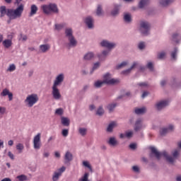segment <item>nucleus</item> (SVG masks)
I'll list each match as a JSON object with an SVG mask.
<instances>
[{"instance_id":"nucleus-1","label":"nucleus","mask_w":181,"mask_h":181,"mask_svg":"<svg viewBox=\"0 0 181 181\" xmlns=\"http://www.w3.org/2000/svg\"><path fill=\"white\" fill-rule=\"evenodd\" d=\"M150 150L151 151V152L149 154L150 159H152L153 156H156L157 160H160V156H164L167 162H169V163H174L175 160L177 159V158H179V156L180 155V153L177 149L174 150V151L172 153L173 157L170 156H168V152H166V151H164L160 153L158 151L156 148L153 146L150 147Z\"/></svg>"},{"instance_id":"nucleus-2","label":"nucleus","mask_w":181,"mask_h":181,"mask_svg":"<svg viewBox=\"0 0 181 181\" xmlns=\"http://www.w3.org/2000/svg\"><path fill=\"white\" fill-rule=\"evenodd\" d=\"M23 13V4H20L15 10L13 8H7L5 6L0 7V18H4L5 15L9 18L11 21L18 19L22 16Z\"/></svg>"},{"instance_id":"nucleus-3","label":"nucleus","mask_w":181,"mask_h":181,"mask_svg":"<svg viewBox=\"0 0 181 181\" xmlns=\"http://www.w3.org/2000/svg\"><path fill=\"white\" fill-rule=\"evenodd\" d=\"M64 33L65 37H66L69 40V43L66 45L67 47L69 49L71 47H76V46H77V40L74 37V35H73V29L70 28H66Z\"/></svg>"},{"instance_id":"nucleus-4","label":"nucleus","mask_w":181,"mask_h":181,"mask_svg":"<svg viewBox=\"0 0 181 181\" xmlns=\"http://www.w3.org/2000/svg\"><path fill=\"white\" fill-rule=\"evenodd\" d=\"M42 9L45 15H50V13H59V7H57V4L54 3L43 5L42 6Z\"/></svg>"},{"instance_id":"nucleus-5","label":"nucleus","mask_w":181,"mask_h":181,"mask_svg":"<svg viewBox=\"0 0 181 181\" xmlns=\"http://www.w3.org/2000/svg\"><path fill=\"white\" fill-rule=\"evenodd\" d=\"M139 30L142 36H148L151 32V23L146 21H140Z\"/></svg>"},{"instance_id":"nucleus-6","label":"nucleus","mask_w":181,"mask_h":181,"mask_svg":"<svg viewBox=\"0 0 181 181\" xmlns=\"http://www.w3.org/2000/svg\"><path fill=\"white\" fill-rule=\"evenodd\" d=\"M103 81L105 84H107V86H114V84H118V83H119V79L111 78V74H110V72H107L103 75Z\"/></svg>"},{"instance_id":"nucleus-7","label":"nucleus","mask_w":181,"mask_h":181,"mask_svg":"<svg viewBox=\"0 0 181 181\" xmlns=\"http://www.w3.org/2000/svg\"><path fill=\"white\" fill-rule=\"evenodd\" d=\"M38 101L39 97L37 96V94L35 93L29 95L25 100V103H26L30 107H31L33 105H35V104H36V103Z\"/></svg>"},{"instance_id":"nucleus-8","label":"nucleus","mask_w":181,"mask_h":181,"mask_svg":"<svg viewBox=\"0 0 181 181\" xmlns=\"http://www.w3.org/2000/svg\"><path fill=\"white\" fill-rule=\"evenodd\" d=\"M42 134L38 133L37 135L34 136L33 139V148L36 151H39L42 146V141H40V137Z\"/></svg>"},{"instance_id":"nucleus-9","label":"nucleus","mask_w":181,"mask_h":181,"mask_svg":"<svg viewBox=\"0 0 181 181\" xmlns=\"http://www.w3.org/2000/svg\"><path fill=\"white\" fill-rule=\"evenodd\" d=\"M83 22L88 29H94V18L91 16H88L83 18Z\"/></svg>"},{"instance_id":"nucleus-10","label":"nucleus","mask_w":181,"mask_h":181,"mask_svg":"<svg viewBox=\"0 0 181 181\" xmlns=\"http://www.w3.org/2000/svg\"><path fill=\"white\" fill-rule=\"evenodd\" d=\"M100 46L102 47H106L107 49H109L111 50V49H114L117 46V43L115 42H110L107 40H103L100 42Z\"/></svg>"},{"instance_id":"nucleus-11","label":"nucleus","mask_w":181,"mask_h":181,"mask_svg":"<svg viewBox=\"0 0 181 181\" xmlns=\"http://www.w3.org/2000/svg\"><path fill=\"white\" fill-rule=\"evenodd\" d=\"M122 6L121 4H114V8L110 11V15L115 18V16H118L119 15V11H121V7Z\"/></svg>"},{"instance_id":"nucleus-12","label":"nucleus","mask_w":181,"mask_h":181,"mask_svg":"<svg viewBox=\"0 0 181 181\" xmlns=\"http://www.w3.org/2000/svg\"><path fill=\"white\" fill-rule=\"evenodd\" d=\"M168 105H169V101L161 100L156 103V108L158 110V111H161V110H163V108L168 107Z\"/></svg>"},{"instance_id":"nucleus-13","label":"nucleus","mask_w":181,"mask_h":181,"mask_svg":"<svg viewBox=\"0 0 181 181\" xmlns=\"http://www.w3.org/2000/svg\"><path fill=\"white\" fill-rule=\"evenodd\" d=\"M52 95L54 100H60L62 95H60V92L59 91L57 86H52Z\"/></svg>"},{"instance_id":"nucleus-14","label":"nucleus","mask_w":181,"mask_h":181,"mask_svg":"<svg viewBox=\"0 0 181 181\" xmlns=\"http://www.w3.org/2000/svg\"><path fill=\"white\" fill-rule=\"evenodd\" d=\"M64 81V74H59L55 78L54 81L53 86H55L57 87V86H60V83Z\"/></svg>"},{"instance_id":"nucleus-15","label":"nucleus","mask_w":181,"mask_h":181,"mask_svg":"<svg viewBox=\"0 0 181 181\" xmlns=\"http://www.w3.org/2000/svg\"><path fill=\"white\" fill-rule=\"evenodd\" d=\"M110 54V51L105 49L100 54H98V58L100 62H104L107 59V56Z\"/></svg>"},{"instance_id":"nucleus-16","label":"nucleus","mask_w":181,"mask_h":181,"mask_svg":"<svg viewBox=\"0 0 181 181\" xmlns=\"http://www.w3.org/2000/svg\"><path fill=\"white\" fill-rule=\"evenodd\" d=\"M174 0H159V5L162 8H167L170 4H173Z\"/></svg>"},{"instance_id":"nucleus-17","label":"nucleus","mask_w":181,"mask_h":181,"mask_svg":"<svg viewBox=\"0 0 181 181\" xmlns=\"http://www.w3.org/2000/svg\"><path fill=\"white\" fill-rule=\"evenodd\" d=\"M65 163H69L73 160V154L70 151H66L64 156Z\"/></svg>"},{"instance_id":"nucleus-18","label":"nucleus","mask_w":181,"mask_h":181,"mask_svg":"<svg viewBox=\"0 0 181 181\" xmlns=\"http://www.w3.org/2000/svg\"><path fill=\"white\" fill-rule=\"evenodd\" d=\"M151 0H141L139 2V8L140 9H144L145 6H148V5L150 4Z\"/></svg>"},{"instance_id":"nucleus-19","label":"nucleus","mask_w":181,"mask_h":181,"mask_svg":"<svg viewBox=\"0 0 181 181\" xmlns=\"http://www.w3.org/2000/svg\"><path fill=\"white\" fill-rule=\"evenodd\" d=\"M142 119H138L134 124V131L136 132H138V131H139V129H141V128H142Z\"/></svg>"},{"instance_id":"nucleus-20","label":"nucleus","mask_w":181,"mask_h":181,"mask_svg":"<svg viewBox=\"0 0 181 181\" xmlns=\"http://www.w3.org/2000/svg\"><path fill=\"white\" fill-rule=\"evenodd\" d=\"M61 124L64 127H70V119L68 117H61Z\"/></svg>"},{"instance_id":"nucleus-21","label":"nucleus","mask_w":181,"mask_h":181,"mask_svg":"<svg viewBox=\"0 0 181 181\" xmlns=\"http://www.w3.org/2000/svg\"><path fill=\"white\" fill-rule=\"evenodd\" d=\"M123 19L126 23H131L132 22V16L129 13H124Z\"/></svg>"},{"instance_id":"nucleus-22","label":"nucleus","mask_w":181,"mask_h":181,"mask_svg":"<svg viewBox=\"0 0 181 181\" xmlns=\"http://www.w3.org/2000/svg\"><path fill=\"white\" fill-rule=\"evenodd\" d=\"M107 144L110 146H117L118 145V141L115 137H110L109 140L107 141Z\"/></svg>"},{"instance_id":"nucleus-23","label":"nucleus","mask_w":181,"mask_h":181,"mask_svg":"<svg viewBox=\"0 0 181 181\" xmlns=\"http://www.w3.org/2000/svg\"><path fill=\"white\" fill-rule=\"evenodd\" d=\"M179 52V49L177 47H175L174 50L171 52V60L173 62H176L177 59V52Z\"/></svg>"},{"instance_id":"nucleus-24","label":"nucleus","mask_w":181,"mask_h":181,"mask_svg":"<svg viewBox=\"0 0 181 181\" xmlns=\"http://www.w3.org/2000/svg\"><path fill=\"white\" fill-rule=\"evenodd\" d=\"M117 107V103H110L106 106L107 110H108V112L111 114V112H114V110Z\"/></svg>"},{"instance_id":"nucleus-25","label":"nucleus","mask_w":181,"mask_h":181,"mask_svg":"<svg viewBox=\"0 0 181 181\" xmlns=\"http://www.w3.org/2000/svg\"><path fill=\"white\" fill-rule=\"evenodd\" d=\"M134 112L136 115H142L146 112V107H143L141 108H136Z\"/></svg>"},{"instance_id":"nucleus-26","label":"nucleus","mask_w":181,"mask_h":181,"mask_svg":"<svg viewBox=\"0 0 181 181\" xmlns=\"http://www.w3.org/2000/svg\"><path fill=\"white\" fill-rule=\"evenodd\" d=\"M50 49V45L45 44L40 45V49L42 53H46Z\"/></svg>"},{"instance_id":"nucleus-27","label":"nucleus","mask_w":181,"mask_h":181,"mask_svg":"<svg viewBox=\"0 0 181 181\" xmlns=\"http://www.w3.org/2000/svg\"><path fill=\"white\" fill-rule=\"evenodd\" d=\"M93 59H94V53L90 52L86 53L84 56H83V60H86V61H90L92 60Z\"/></svg>"},{"instance_id":"nucleus-28","label":"nucleus","mask_w":181,"mask_h":181,"mask_svg":"<svg viewBox=\"0 0 181 181\" xmlns=\"http://www.w3.org/2000/svg\"><path fill=\"white\" fill-rule=\"evenodd\" d=\"M37 12V6H36L35 4L31 5L30 16H33V15H36Z\"/></svg>"},{"instance_id":"nucleus-29","label":"nucleus","mask_w":181,"mask_h":181,"mask_svg":"<svg viewBox=\"0 0 181 181\" xmlns=\"http://www.w3.org/2000/svg\"><path fill=\"white\" fill-rule=\"evenodd\" d=\"M105 112V111L104 110V107H103V105H100L96 111V115H98L99 117H103Z\"/></svg>"},{"instance_id":"nucleus-30","label":"nucleus","mask_w":181,"mask_h":181,"mask_svg":"<svg viewBox=\"0 0 181 181\" xmlns=\"http://www.w3.org/2000/svg\"><path fill=\"white\" fill-rule=\"evenodd\" d=\"M2 43H3V46H4L6 49H9V47L12 46V40L9 39L4 40Z\"/></svg>"},{"instance_id":"nucleus-31","label":"nucleus","mask_w":181,"mask_h":181,"mask_svg":"<svg viewBox=\"0 0 181 181\" xmlns=\"http://www.w3.org/2000/svg\"><path fill=\"white\" fill-rule=\"evenodd\" d=\"M96 15L97 16H103L104 15V12L103 11V6L101 5H98L96 9Z\"/></svg>"},{"instance_id":"nucleus-32","label":"nucleus","mask_w":181,"mask_h":181,"mask_svg":"<svg viewBox=\"0 0 181 181\" xmlns=\"http://www.w3.org/2000/svg\"><path fill=\"white\" fill-rule=\"evenodd\" d=\"M78 132L81 136H86V135H87V129L85 127H80L78 129Z\"/></svg>"},{"instance_id":"nucleus-33","label":"nucleus","mask_w":181,"mask_h":181,"mask_svg":"<svg viewBox=\"0 0 181 181\" xmlns=\"http://www.w3.org/2000/svg\"><path fill=\"white\" fill-rule=\"evenodd\" d=\"M115 127V122H112L110 124H109L107 128V132H112Z\"/></svg>"},{"instance_id":"nucleus-34","label":"nucleus","mask_w":181,"mask_h":181,"mask_svg":"<svg viewBox=\"0 0 181 181\" xmlns=\"http://www.w3.org/2000/svg\"><path fill=\"white\" fill-rule=\"evenodd\" d=\"M60 176H62L60 175V173H59L58 172H54L53 175H52V181H57V180H59Z\"/></svg>"},{"instance_id":"nucleus-35","label":"nucleus","mask_w":181,"mask_h":181,"mask_svg":"<svg viewBox=\"0 0 181 181\" xmlns=\"http://www.w3.org/2000/svg\"><path fill=\"white\" fill-rule=\"evenodd\" d=\"M9 90L8 88H4L0 93L1 97H6L9 94Z\"/></svg>"},{"instance_id":"nucleus-36","label":"nucleus","mask_w":181,"mask_h":181,"mask_svg":"<svg viewBox=\"0 0 181 181\" xmlns=\"http://www.w3.org/2000/svg\"><path fill=\"white\" fill-rule=\"evenodd\" d=\"M98 67H100V62H95L93 64V66L90 71V74H93L94 73V71L97 70V69H98Z\"/></svg>"},{"instance_id":"nucleus-37","label":"nucleus","mask_w":181,"mask_h":181,"mask_svg":"<svg viewBox=\"0 0 181 181\" xmlns=\"http://www.w3.org/2000/svg\"><path fill=\"white\" fill-rule=\"evenodd\" d=\"M17 179L19 181H26L28 180V176L25 175H18L17 176Z\"/></svg>"},{"instance_id":"nucleus-38","label":"nucleus","mask_w":181,"mask_h":181,"mask_svg":"<svg viewBox=\"0 0 181 181\" xmlns=\"http://www.w3.org/2000/svg\"><path fill=\"white\" fill-rule=\"evenodd\" d=\"M128 63L127 62H122L121 64L116 66L117 70H119V69H122V67H125Z\"/></svg>"},{"instance_id":"nucleus-39","label":"nucleus","mask_w":181,"mask_h":181,"mask_svg":"<svg viewBox=\"0 0 181 181\" xmlns=\"http://www.w3.org/2000/svg\"><path fill=\"white\" fill-rule=\"evenodd\" d=\"M166 56V52H161L160 53L158 54V59H159V60H163V59H165V57Z\"/></svg>"},{"instance_id":"nucleus-40","label":"nucleus","mask_w":181,"mask_h":181,"mask_svg":"<svg viewBox=\"0 0 181 181\" xmlns=\"http://www.w3.org/2000/svg\"><path fill=\"white\" fill-rule=\"evenodd\" d=\"M88 176H89V174L88 173H86L83 176L78 180V181H89L88 180Z\"/></svg>"},{"instance_id":"nucleus-41","label":"nucleus","mask_w":181,"mask_h":181,"mask_svg":"<svg viewBox=\"0 0 181 181\" xmlns=\"http://www.w3.org/2000/svg\"><path fill=\"white\" fill-rule=\"evenodd\" d=\"M146 68L148 69V70L150 71H153L154 70V68H153V63L152 62H148L147 64H146Z\"/></svg>"},{"instance_id":"nucleus-42","label":"nucleus","mask_w":181,"mask_h":181,"mask_svg":"<svg viewBox=\"0 0 181 181\" xmlns=\"http://www.w3.org/2000/svg\"><path fill=\"white\" fill-rule=\"evenodd\" d=\"M178 38H179V34L174 33L173 35V42H175V43H179V40H177Z\"/></svg>"},{"instance_id":"nucleus-43","label":"nucleus","mask_w":181,"mask_h":181,"mask_svg":"<svg viewBox=\"0 0 181 181\" xmlns=\"http://www.w3.org/2000/svg\"><path fill=\"white\" fill-rule=\"evenodd\" d=\"M16 70V66L14 64H10L9 67L7 69V71H15Z\"/></svg>"},{"instance_id":"nucleus-44","label":"nucleus","mask_w":181,"mask_h":181,"mask_svg":"<svg viewBox=\"0 0 181 181\" xmlns=\"http://www.w3.org/2000/svg\"><path fill=\"white\" fill-rule=\"evenodd\" d=\"M83 166H85L86 168H88V169L90 170V172H93V168H91V165H90V163H88V162H87V161H83Z\"/></svg>"},{"instance_id":"nucleus-45","label":"nucleus","mask_w":181,"mask_h":181,"mask_svg":"<svg viewBox=\"0 0 181 181\" xmlns=\"http://www.w3.org/2000/svg\"><path fill=\"white\" fill-rule=\"evenodd\" d=\"M103 84H105L104 81H98L95 83V87H96V88H100V87H101V86H103Z\"/></svg>"},{"instance_id":"nucleus-46","label":"nucleus","mask_w":181,"mask_h":181,"mask_svg":"<svg viewBox=\"0 0 181 181\" xmlns=\"http://www.w3.org/2000/svg\"><path fill=\"white\" fill-rule=\"evenodd\" d=\"M168 132H169L166 127L161 129V130L160 131V134L162 136H164V135H166V134H168Z\"/></svg>"},{"instance_id":"nucleus-47","label":"nucleus","mask_w":181,"mask_h":181,"mask_svg":"<svg viewBox=\"0 0 181 181\" xmlns=\"http://www.w3.org/2000/svg\"><path fill=\"white\" fill-rule=\"evenodd\" d=\"M137 86H139V87H141V88H146V87H148V85L146 82H141L137 83Z\"/></svg>"},{"instance_id":"nucleus-48","label":"nucleus","mask_w":181,"mask_h":181,"mask_svg":"<svg viewBox=\"0 0 181 181\" xmlns=\"http://www.w3.org/2000/svg\"><path fill=\"white\" fill-rule=\"evenodd\" d=\"M16 150L19 151V153L22 152L23 151V144H18L16 145Z\"/></svg>"},{"instance_id":"nucleus-49","label":"nucleus","mask_w":181,"mask_h":181,"mask_svg":"<svg viewBox=\"0 0 181 181\" xmlns=\"http://www.w3.org/2000/svg\"><path fill=\"white\" fill-rule=\"evenodd\" d=\"M62 135L64 136L65 138L69 136V129H64L62 131Z\"/></svg>"},{"instance_id":"nucleus-50","label":"nucleus","mask_w":181,"mask_h":181,"mask_svg":"<svg viewBox=\"0 0 181 181\" xmlns=\"http://www.w3.org/2000/svg\"><path fill=\"white\" fill-rule=\"evenodd\" d=\"M138 48L139 49V50H144V49H145V42H140L138 45Z\"/></svg>"},{"instance_id":"nucleus-51","label":"nucleus","mask_w":181,"mask_h":181,"mask_svg":"<svg viewBox=\"0 0 181 181\" xmlns=\"http://www.w3.org/2000/svg\"><path fill=\"white\" fill-rule=\"evenodd\" d=\"M63 108L60 107L56 110L55 111V114H57V115H63Z\"/></svg>"},{"instance_id":"nucleus-52","label":"nucleus","mask_w":181,"mask_h":181,"mask_svg":"<svg viewBox=\"0 0 181 181\" xmlns=\"http://www.w3.org/2000/svg\"><path fill=\"white\" fill-rule=\"evenodd\" d=\"M131 71H132L129 68L127 69H125L124 71H122V74H124V76H127L128 74H129V73H131Z\"/></svg>"},{"instance_id":"nucleus-53","label":"nucleus","mask_w":181,"mask_h":181,"mask_svg":"<svg viewBox=\"0 0 181 181\" xmlns=\"http://www.w3.org/2000/svg\"><path fill=\"white\" fill-rule=\"evenodd\" d=\"M88 88H90V85L83 86L82 90H81V93H86L87 90H88Z\"/></svg>"},{"instance_id":"nucleus-54","label":"nucleus","mask_w":181,"mask_h":181,"mask_svg":"<svg viewBox=\"0 0 181 181\" xmlns=\"http://www.w3.org/2000/svg\"><path fill=\"white\" fill-rule=\"evenodd\" d=\"M66 171V167L62 166V168H60L59 169H58L57 173L60 174V175L62 176V174Z\"/></svg>"},{"instance_id":"nucleus-55","label":"nucleus","mask_w":181,"mask_h":181,"mask_svg":"<svg viewBox=\"0 0 181 181\" xmlns=\"http://www.w3.org/2000/svg\"><path fill=\"white\" fill-rule=\"evenodd\" d=\"M132 135H134V132H127L125 133L126 138H132Z\"/></svg>"},{"instance_id":"nucleus-56","label":"nucleus","mask_w":181,"mask_h":181,"mask_svg":"<svg viewBox=\"0 0 181 181\" xmlns=\"http://www.w3.org/2000/svg\"><path fill=\"white\" fill-rule=\"evenodd\" d=\"M129 148L132 149V151H135V149H136V144L133 143V144H130L129 146Z\"/></svg>"},{"instance_id":"nucleus-57","label":"nucleus","mask_w":181,"mask_h":181,"mask_svg":"<svg viewBox=\"0 0 181 181\" xmlns=\"http://www.w3.org/2000/svg\"><path fill=\"white\" fill-rule=\"evenodd\" d=\"M165 128L167 129V131H168V132H170L174 129L175 126H173V124H170Z\"/></svg>"},{"instance_id":"nucleus-58","label":"nucleus","mask_w":181,"mask_h":181,"mask_svg":"<svg viewBox=\"0 0 181 181\" xmlns=\"http://www.w3.org/2000/svg\"><path fill=\"white\" fill-rule=\"evenodd\" d=\"M132 170L135 172V173H139V167H138V165H134L132 167Z\"/></svg>"},{"instance_id":"nucleus-59","label":"nucleus","mask_w":181,"mask_h":181,"mask_svg":"<svg viewBox=\"0 0 181 181\" xmlns=\"http://www.w3.org/2000/svg\"><path fill=\"white\" fill-rule=\"evenodd\" d=\"M55 29L57 30H62L63 29V25L61 24H55Z\"/></svg>"},{"instance_id":"nucleus-60","label":"nucleus","mask_w":181,"mask_h":181,"mask_svg":"<svg viewBox=\"0 0 181 181\" xmlns=\"http://www.w3.org/2000/svg\"><path fill=\"white\" fill-rule=\"evenodd\" d=\"M8 156L10 158V159H11V160L15 159V156H13V153H12L11 151L8 152Z\"/></svg>"},{"instance_id":"nucleus-61","label":"nucleus","mask_w":181,"mask_h":181,"mask_svg":"<svg viewBox=\"0 0 181 181\" xmlns=\"http://www.w3.org/2000/svg\"><path fill=\"white\" fill-rule=\"evenodd\" d=\"M138 66V62H134L132 65L129 67V69L132 71L133 69H135Z\"/></svg>"},{"instance_id":"nucleus-62","label":"nucleus","mask_w":181,"mask_h":181,"mask_svg":"<svg viewBox=\"0 0 181 181\" xmlns=\"http://www.w3.org/2000/svg\"><path fill=\"white\" fill-rule=\"evenodd\" d=\"M9 101H12L13 100V94L12 93H9L8 95Z\"/></svg>"},{"instance_id":"nucleus-63","label":"nucleus","mask_w":181,"mask_h":181,"mask_svg":"<svg viewBox=\"0 0 181 181\" xmlns=\"http://www.w3.org/2000/svg\"><path fill=\"white\" fill-rule=\"evenodd\" d=\"M148 95H149V92L144 91L141 95V98H145L146 97H148Z\"/></svg>"},{"instance_id":"nucleus-64","label":"nucleus","mask_w":181,"mask_h":181,"mask_svg":"<svg viewBox=\"0 0 181 181\" xmlns=\"http://www.w3.org/2000/svg\"><path fill=\"white\" fill-rule=\"evenodd\" d=\"M6 109L4 107H0V114H5Z\"/></svg>"}]
</instances>
